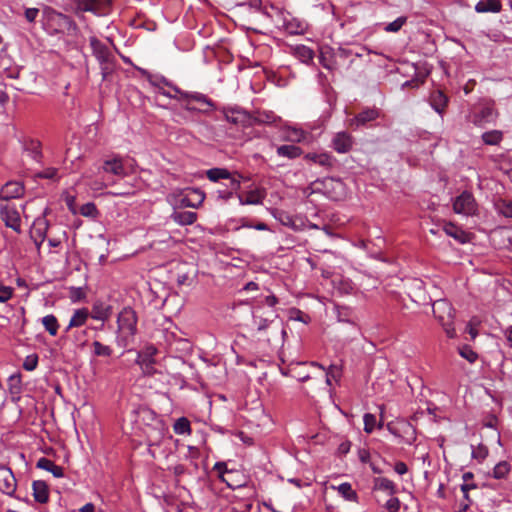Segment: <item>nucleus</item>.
Instances as JSON below:
<instances>
[{
    "label": "nucleus",
    "instance_id": "f257e3e1",
    "mask_svg": "<svg viewBox=\"0 0 512 512\" xmlns=\"http://www.w3.org/2000/svg\"><path fill=\"white\" fill-rule=\"evenodd\" d=\"M253 325L259 333L270 331L275 340L284 338L286 335L283 323L278 320L276 313L272 310L265 311L261 306L253 311Z\"/></svg>",
    "mask_w": 512,
    "mask_h": 512
},
{
    "label": "nucleus",
    "instance_id": "f03ea898",
    "mask_svg": "<svg viewBox=\"0 0 512 512\" xmlns=\"http://www.w3.org/2000/svg\"><path fill=\"white\" fill-rule=\"evenodd\" d=\"M138 317L131 307H124L117 317L118 335L117 344L120 347H128L134 340L137 333Z\"/></svg>",
    "mask_w": 512,
    "mask_h": 512
},
{
    "label": "nucleus",
    "instance_id": "7ed1b4c3",
    "mask_svg": "<svg viewBox=\"0 0 512 512\" xmlns=\"http://www.w3.org/2000/svg\"><path fill=\"white\" fill-rule=\"evenodd\" d=\"M89 42L92 53L100 64L102 77L106 79L115 68V56L109 47L97 37L91 36Z\"/></svg>",
    "mask_w": 512,
    "mask_h": 512
},
{
    "label": "nucleus",
    "instance_id": "20e7f679",
    "mask_svg": "<svg viewBox=\"0 0 512 512\" xmlns=\"http://www.w3.org/2000/svg\"><path fill=\"white\" fill-rule=\"evenodd\" d=\"M433 313L436 319L444 328L449 338L455 337V329L453 327L454 309L452 305L445 299L437 300L433 303Z\"/></svg>",
    "mask_w": 512,
    "mask_h": 512
},
{
    "label": "nucleus",
    "instance_id": "39448f33",
    "mask_svg": "<svg viewBox=\"0 0 512 512\" xmlns=\"http://www.w3.org/2000/svg\"><path fill=\"white\" fill-rule=\"evenodd\" d=\"M225 119L237 126L242 128H250L254 126L257 122V118L254 115H251L247 111L239 108V107H233V108H226L224 110Z\"/></svg>",
    "mask_w": 512,
    "mask_h": 512
},
{
    "label": "nucleus",
    "instance_id": "423d86ee",
    "mask_svg": "<svg viewBox=\"0 0 512 512\" xmlns=\"http://www.w3.org/2000/svg\"><path fill=\"white\" fill-rule=\"evenodd\" d=\"M453 210L457 214L466 216L476 214L477 203L472 193L464 191L457 196L453 202Z\"/></svg>",
    "mask_w": 512,
    "mask_h": 512
},
{
    "label": "nucleus",
    "instance_id": "0eeeda50",
    "mask_svg": "<svg viewBox=\"0 0 512 512\" xmlns=\"http://www.w3.org/2000/svg\"><path fill=\"white\" fill-rule=\"evenodd\" d=\"M355 145V138L347 131H339L332 136L330 147L339 154L349 153Z\"/></svg>",
    "mask_w": 512,
    "mask_h": 512
},
{
    "label": "nucleus",
    "instance_id": "6e6552de",
    "mask_svg": "<svg viewBox=\"0 0 512 512\" xmlns=\"http://www.w3.org/2000/svg\"><path fill=\"white\" fill-rule=\"evenodd\" d=\"M379 116L380 111L377 108H365L348 121V126L353 130H357L375 121Z\"/></svg>",
    "mask_w": 512,
    "mask_h": 512
},
{
    "label": "nucleus",
    "instance_id": "1a4fd4ad",
    "mask_svg": "<svg viewBox=\"0 0 512 512\" xmlns=\"http://www.w3.org/2000/svg\"><path fill=\"white\" fill-rule=\"evenodd\" d=\"M101 170L105 173H109L120 178H124L128 175L124 160L118 155L105 159L103 161Z\"/></svg>",
    "mask_w": 512,
    "mask_h": 512
},
{
    "label": "nucleus",
    "instance_id": "9d476101",
    "mask_svg": "<svg viewBox=\"0 0 512 512\" xmlns=\"http://www.w3.org/2000/svg\"><path fill=\"white\" fill-rule=\"evenodd\" d=\"M156 352L157 350L154 347H148L138 353L136 363L140 366L144 375L151 376L155 373L153 357Z\"/></svg>",
    "mask_w": 512,
    "mask_h": 512
},
{
    "label": "nucleus",
    "instance_id": "9b49d317",
    "mask_svg": "<svg viewBox=\"0 0 512 512\" xmlns=\"http://www.w3.org/2000/svg\"><path fill=\"white\" fill-rule=\"evenodd\" d=\"M17 483L12 470L4 465H0V491L8 496H12L16 491Z\"/></svg>",
    "mask_w": 512,
    "mask_h": 512
},
{
    "label": "nucleus",
    "instance_id": "f8f14e48",
    "mask_svg": "<svg viewBox=\"0 0 512 512\" xmlns=\"http://www.w3.org/2000/svg\"><path fill=\"white\" fill-rule=\"evenodd\" d=\"M2 220L7 227L12 228L16 232H20V215L17 209L9 204L2 205L0 208Z\"/></svg>",
    "mask_w": 512,
    "mask_h": 512
},
{
    "label": "nucleus",
    "instance_id": "ddd939ff",
    "mask_svg": "<svg viewBox=\"0 0 512 512\" xmlns=\"http://www.w3.org/2000/svg\"><path fill=\"white\" fill-rule=\"evenodd\" d=\"M497 117V112L493 106L486 105L481 107L478 111L474 112L471 116V122L476 126H484L493 122Z\"/></svg>",
    "mask_w": 512,
    "mask_h": 512
},
{
    "label": "nucleus",
    "instance_id": "4468645a",
    "mask_svg": "<svg viewBox=\"0 0 512 512\" xmlns=\"http://www.w3.org/2000/svg\"><path fill=\"white\" fill-rule=\"evenodd\" d=\"M205 194L199 189L192 188L188 193L180 199L181 207L198 208L204 201Z\"/></svg>",
    "mask_w": 512,
    "mask_h": 512
},
{
    "label": "nucleus",
    "instance_id": "2eb2a0df",
    "mask_svg": "<svg viewBox=\"0 0 512 512\" xmlns=\"http://www.w3.org/2000/svg\"><path fill=\"white\" fill-rule=\"evenodd\" d=\"M49 223L44 217H38L33 222L30 237L33 241L43 242L46 238Z\"/></svg>",
    "mask_w": 512,
    "mask_h": 512
},
{
    "label": "nucleus",
    "instance_id": "dca6fc26",
    "mask_svg": "<svg viewBox=\"0 0 512 512\" xmlns=\"http://www.w3.org/2000/svg\"><path fill=\"white\" fill-rule=\"evenodd\" d=\"M24 193V187L20 182L10 181L7 182L0 191V199L9 200L19 198Z\"/></svg>",
    "mask_w": 512,
    "mask_h": 512
},
{
    "label": "nucleus",
    "instance_id": "f3484780",
    "mask_svg": "<svg viewBox=\"0 0 512 512\" xmlns=\"http://www.w3.org/2000/svg\"><path fill=\"white\" fill-rule=\"evenodd\" d=\"M431 107L439 114L443 115L448 105L449 99L441 90H434L429 96Z\"/></svg>",
    "mask_w": 512,
    "mask_h": 512
},
{
    "label": "nucleus",
    "instance_id": "a211bd4d",
    "mask_svg": "<svg viewBox=\"0 0 512 512\" xmlns=\"http://www.w3.org/2000/svg\"><path fill=\"white\" fill-rule=\"evenodd\" d=\"M320 64L330 71L336 70L338 65L334 55V49L329 46H324L320 49L319 56Z\"/></svg>",
    "mask_w": 512,
    "mask_h": 512
},
{
    "label": "nucleus",
    "instance_id": "6ab92c4d",
    "mask_svg": "<svg viewBox=\"0 0 512 512\" xmlns=\"http://www.w3.org/2000/svg\"><path fill=\"white\" fill-rule=\"evenodd\" d=\"M110 0H77L78 8L82 11H90L101 14L103 7L109 5Z\"/></svg>",
    "mask_w": 512,
    "mask_h": 512
},
{
    "label": "nucleus",
    "instance_id": "aec40b11",
    "mask_svg": "<svg viewBox=\"0 0 512 512\" xmlns=\"http://www.w3.org/2000/svg\"><path fill=\"white\" fill-rule=\"evenodd\" d=\"M173 90L176 93H179L180 99H188V100L191 99L193 102H196V103H199L202 105H207L209 108L214 107L212 100L209 99L206 95H204L202 93H199V92L188 93V92H184V91L180 90L178 87H173Z\"/></svg>",
    "mask_w": 512,
    "mask_h": 512
},
{
    "label": "nucleus",
    "instance_id": "412c9836",
    "mask_svg": "<svg viewBox=\"0 0 512 512\" xmlns=\"http://www.w3.org/2000/svg\"><path fill=\"white\" fill-rule=\"evenodd\" d=\"M443 231L446 235L454 238L457 242L464 244L469 241L468 234L453 223H445Z\"/></svg>",
    "mask_w": 512,
    "mask_h": 512
},
{
    "label": "nucleus",
    "instance_id": "4be33fe9",
    "mask_svg": "<svg viewBox=\"0 0 512 512\" xmlns=\"http://www.w3.org/2000/svg\"><path fill=\"white\" fill-rule=\"evenodd\" d=\"M170 217L175 223H177L181 226H186V225H192L193 223L196 222L197 213L192 212V211H177V210H175L171 214Z\"/></svg>",
    "mask_w": 512,
    "mask_h": 512
},
{
    "label": "nucleus",
    "instance_id": "5701e85b",
    "mask_svg": "<svg viewBox=\"0 0 512 512\" xmlns=\"http://www.w3.org/2000/svg\"><path fill=\"white\" fill-rule=\"evenodd\" d=\"M33 496L35 501L39 503H46L49 499L48 485L41 480H36L32 484Z\"/></svg>",
    "mask_w": 512,
    "mask_h": 512
},
{
    "label": "nucleus",
    "instance_id": "b1692460",
    "mask_svg": "<svg viewBox=\"0 0 512 512\" xmlns=\"http://www.w3.org/2000/svg\"><path fill=\"white\" fill-rule=\"evenodd\" d=\"M501 9L502 3L500 0H480L475 5V11L478 13H498Z\"/></svg>",
    "mask_w": 512,
    "mask_h": 512
},
{
    "label": "nucleus",
    "instance_id": "393cba45",
    "mask_svg": "<svg viewBox=\"0 0 512 512\" xmlns=\"http://www.w3.org/2000/svg\"><path fill=\"white\" fill-rule=\"evenodd\" d=\"M36 467L51 472L56 478L63 477L64 475L63 468L46 457H41L37 461Z\"/></svg>",
    "mask_w": 512,
    "mask_h": 512
},
{
    "label": "nucleus",
    "instance_id": "a878e982",
    "mask_svg": "<svg viewBox=\"0 0 512 512\" xmlns=\"http://www.w3.org/2000/svg\"><path fill=\"white\" fill-rule=\"evenodd\" d=\"M277 155L288 159H296L303 154L302 149L296 145H281L277 147Z\"/></svg>",
    "mask_w": 512,
    "mask_h": 512
},
{
    "label": "nucleus",
    "instance_id": "bb28decb",
    "mask_svg": "<svg viewBox=\"0 0 512 512\" xmlns=\"http://www.w3.org/2000/svg\"><path fill=\"white\" fill-rule=\"evenodd\" d=\"M112 314V307L104 303H96L92 308V318L95 320L105 321Z\"/></svg>",
    "mask_w": 512,
    "mask_h": 512
},
{
    "label": "nucleus",
    "instance_id": "cd10ccee",
    "mask_svg": "<svg viewBox=\"0 0 512 512\" xmlns=\"http://www.w3.org/2000/svg\"><path fill=\"white\" fill-rule=\"evenodd\" d=\"M265 198V193L262 190L249 191L245 197L239 196L241 205L261 204Z\"/></svg>",
    "mask_w": 512,
    "mask_h": 512
},
{
    "label": "nucleus",
    "instance_id": "c85d7f7f",
    "mask_svg": "<svg viewBox=\"0 0 512 512\" xmlns=\"http://www.w3.org/2000/svg\"><path fill=\"white\" fill-rule=\"evenodd\" d=\"M374 489L387 491L390 495L396 493L395 484L388 478L384 477H377L374 479Z\"/></svg>",
    "mask_w": 512,
    "mask_h": 512
},
{
    "label": "nucleus",
    "instance_id": "c756f323",
    "mask_svg": "<svg viewBox=\"0 0 512 512\" xmlns=\"http://www.w3.org/2000/svg\"><path fill=\"white\" fill-rule=\"evenodd\" d=\"M494 206L499 214L512 218V200L499 198L494 202Z\"/></svg>",
    "mask_w": 512,
    "mask_h": 512
},
{
    "label": "nucleus",
    "instance_id": "7c9ffc66",
    "mask_svg": "<svg viewBox=\"0 0 512 512\" xmlns=\"http://www.w3.org/2000/svg\"><path fill=\"white\" fill-rule=\"evenodd\" d=\"M87 318H88L87 309L76 310L70 319L68 328L80 327V326L84 325Z\"/></svg>",
    "mask_w": 512,
    "mask_h": 512
},
{
    "label": "nucleus",
    "instance_id": "2f4dec72",
    "mask_svg": "<svg viewBox=\"0 0 512 512\" xmlns=\"http://www.w3.org/2000/svg\"><path fill=\"white\" fill-rule=\"evenodd\" d=\"M42 324L45 327L46 331L51 335L55 336L59 329V323L57 318L50 314L46 315L42 318Z\"/></svg>",
    "mask_w": 512,
    "mask_h": 512
},
{
    "label": "nucleus",
    "instance_id": "473e14b6",
    "mask_svg": "<svg viewBox=\"0 0 512 512\" xmlns=\"http://www.w3.org/2000/svg\"><path fill=\"white\" fill-rule=\"evenodd\" d=\"M363 420H364V431L368 434L372 433L374 431V429L376 428V426H378V428H382V425H383L382 418L380 419L379 423L377 424L376 416L374 414H371V413L364 414Z\"/></svg>",
    "mask_w": 512,
    "mask_h": 512
},
{
    "label": "nucleus",
    "instance_id": "72a5a7b5",
    "mask_svg": "<svg viewBox=\"0 0 512 512\" xmlns=\"http://www.w3.org/2000/svg\"><path fill=\"white\" fill-rule=\"evenodd\" d=\"M503 139V133L500 130H491L482 134V140L487 145H498Z\"/></svg>",
    "mask_w": 512,
    "mask_h": 512
},
{
    "label": "nucleus",
    "instance_id": "f704fd0d",
    "mask_svg": "<svg viewBox=\"0 0 512 512\" xmlns=\"http://www.w3.org/2000/svg\"><path fill=\"white\" fill-rule=\"evenodd\" d=\"M511 465L506 461H501L493 468L492 476L495 479H504L510 472Z\"/></svg>",
    "mask_w": 512,
    "mask_h": 512
},
{
    "label": "nucleus",
    "instance_id": "c9c22d12",
    "mask_svg": "<svg viewBox=\"0 0 512 512\" xmlns=\"http://www.w3.org/2000/svg\"><path fill=\"white\" fill-rule=\"evenodd\" d=\"M337 490L339 494L344 497L346 500L349 501H356L357 500V493L355 490L352 489V486L350 483H342L337 487Z\"/></svg>",
    "mask_w": 512,
    "mask_h": 512
},
{
    "label": "nucleus",
    "instance_id": "e433bc0d",
    "mask_svg": "<svg viewBox=\"0 0 512 512\" xmlns=\"http://www.w3.org/2000/svg\"><path fill=\"white\" fill-rule=\"evenodd\" d=\"M173 429L176 434H180V435L191 433L190 422L185 417H181V418L177 419L174 423Z\"/></svg>",
    "mask_w": 512,
    "mask_h": 512
},
{
    "label": "nucleus",
    "instance_id": "4c0bfd02",
    "mask_svg": "<svg viewBox=\"0 0 512 512\" xmlns=\"http://www.w3.org/2000/svg\"><path fill=\"white\" fill-rule=\"evenodd\" d=\"M207 177L211 181H218L220 179H227L230 177L229 172L222 168H212L207 171Z\"/></svg>",
    "mask_w": 512,
    "mask_h": 512
},
{
    "label": "nucleus",
    "instance_id": "58836bf2",
    "mask_svg": "<svg viewBox=\"0 0 512 512\" xmlns=\"http://www.w3.org/2000/svg\"><path fill=\"white\" fill-rule=\"evenodd\" d=\"M335 162L336 159L331 154L323 152L319 153L316 164L329 169L334 166Z\"/></svg>",
    "mask_w": 512,
    "mask_h": 512
},
{
    "label": "nucleus",
    "instance_id": "ea45409f",
    "mask_svg": "<svg viewBox=\"0 0 512 512\" xmlns=\"http://www.w3.org/2000/svg\"><path fill=\"white\" fill-rule=\"evenodd\" d=\"M296 54H297L298 58L304 63H308V62L312 61L314 58L313 50L306 46L297 47Z\"/></svg>",
    "mask_w": 512,
    "mask_h": 512
},
{
    "label": "nucleus",
    "instance_id": "a19ab883",
    "mask_svg": "<svg viewBox=\"0 0 512 512\" xmlns=\"http://www.w3.org/2000/svg\"><path fill=\"white\" fill-rule=\"evenodd\" d=\"M25 149L30 152L33 159L38 160L41 157V144L39 141L31 140L26 144Z\"/></svg>",
    "mask_w": 512,
    "mask_h": 512
},
{
    "label": "nucleus",
    "instance_id": "79ce46f5",
    "mask_svg": "<svg viewBox=\"0 0 512 512\" xmlns=\"http://www.w3.org/2000/svg\"><path fill=\"white\" fill-rule=\"evenodd\" d=\"M92 345L94 347V354L95 355L103 356V357H110L111 356L112 349L109 346L104 345V344H102L99 341H94Z\"/></svg>",
    "mask_w": 512,
    "mask_h": 512
},
{
    "label": "nucleus",
    "instance_id": "37998d69",
    "mask_svg": "<svg viewBox=\"0 0 512 512\" xmlns=\"http://www.w3.org/2000/svg\"><path fill=\"white\" fill-rule=\"evenodd\" d=\"M488 455V449L485 445L479 444L472 449V458L482 462Z\"/></svg>",
    "mask_w": 512,
    "mask_h": 512
},
{
    "label": "nucleus",
    "instance_id": "c03bdc74",
    "mask_svg": "<svg viewBox=\"0 0 512 512\" xmlns=\"http://www.w3.org/2000/svg\"><path fill=\"white\" fill-rule=\"evenodd\" d=\"M80 213L83 216L95 218L98 214V210L94 203L88 202L81 206Z\"/></svg>",
    "mask_w": 512,
    "mask_h": 512
},
{
    "label": "nucleus",
    "instance_id": "a18cd8bd",
    "mask_svg": "<svg viewBox=\"0 0 512 512\" xmlns=\"http://www.w3.org/2000/svg\"><path fill=\"white\" fill-rule=\"evenodd\" d=\"M460 355L468 360L470 363H474L477 359V353L472 350L468 345H464L459 349Z\"/></svg>",
    "mask_w": 512,
    "mask_h": 512
},
{
    "label": "nucleus",
    "instance_id": "49530a36",
    "mask_svg": "<svg viewBox=\"0 0 512 512\" xmlns=\"http://www.w3.org/2000/svg\"><path fill=\"white\" fill-rule=\"evenodd\" d=\"M337 319L339 322H351L350 317L352 311L349 307H336Z\"/></svg>",
    "mask_w": 512,
    "mask_h": 512
},
{
    "label": "nucleus",
    "instance_id": "de8ad7c7",
    "mask_svg": "<svg viewBox=\"0 0 512 512\" xmlns=\"http://www.w3.org/2000/svg\"><path fill=\"white\" fill-rule=\"evenodd\" d=\"M37 365H38V356H37V354L28 355L24 359L23 368L26 371H33V370H35Z\"/></svg>",
    "mask_w": 512,
    "mask_h": 512
},
{
    "label": "nucleus",
    "instance_id": "09e8293b",
    "mask_svg": "<svg viewBox=\"0 0 512 512\" xmlns=\"http://www.w3.org/2000/svg\"><path fill=\"white\" fill-rule=\"evenodd\" d=\"M304 139H305L304 131H302L300 129H296V128H292V129L288 130L287 140L292 141V142H301Z\"/></svg>",
    "mask_w": 512,
    "mask_h": 512
},
{
    "label": "nucleus",
    "instance_id": "8fccbe9b",
    "mask_svg": "<svg viewBox=\"0 0 512 512\" xmlns=\"http://www.w3.org/2000/svg\"><path fill=\"white\" fill-rule=\"evenodd\" d=\"M405 22H406V18L399 17L395 21L389 23L386 26L385 30L388 32H397L401 29V27L404 25Z\"/></svg>",
    "mask_w": 512,
    "mask_h": 512
},
{
    "label": "nucleus",
    "instance_id": "3c124183",
    "mask_svg": "<svg viewBox=\"0 0 512 512\" xmlns=\"http://www.w3.org/2000/svg\"><path fill=\"white\" fill-rule=\"evenodd\" d=\"M354 53V49H348V48H344V47H338L336 50L334 49V55H335V58H339V59H342V60H345L347 58H349L350 56H352Z\"/></svg>",
    "mask_w": 512,
    "mask_h": 512
},
{
    "label": "nucleus",
    "instance_id": "603ef678",
    "mask_svg": "<svg viewBox=\"0 0 512 512\" xmlns=\"http://www.w3.org/2000/svg\"><path fill=\"white\" fill-rule=\"evenodd\" d=\"M58 174V169L54 167H49L44 169L43 171L37 173V177L44 179H55Z\"/></svg>",
    "mask_w": 512,
    "mask_h": 512
},
{
    "label": "nucleus",
    "instance_id": "864d4df0",
    "mask_svg": "<svg viewBox=\"0 0 512 512\" xmlns=\"http://www.w3.org/2000/svg\"><path fill=\"white\" fill-rule=\"evenodd\" d=\"M326 376L338 380L341 377V367L335 364H331L326 370Z\"/></svg>",
    "mask_w": 512,
    "mask_h": 512
},
{
    "label": "nucleus",
    "instance_id": "5fc2aeb1",
    "mask_svg": "<svg viewBox=\"0 0 512 512\" xmlns=\"http://www.w3.org/2000/svg\"><path fill=\"white\" fill-rule=\"evenodd\" d=\"M176 282H177V284L179 286H181V285H188V286H190L194 282V277H192L190 275V273L178 274Z\"/></svg>",
    "mask_w": 512,
    "mask_h": 512
},
{
    "label": "nucleus",
    "instance_id": "6e6d98bb",
    "mask_svg": "<svg viewBox=\"0 0 512 512\" xmlns=\"http://www.w3.org/2000/svg\"><path fill=\"white\" fill-rule=\"evenodd\" d=\"M13 295L12 288L0 284V302L8 301Z\"/></svg>",
    "mask_w": 512,
    "mask_h": 512
},
{
    "label": "nucleus",
    "instance_id": "4d7b16f0",
    "mask_svg": "<svg viewBox=\"0 0 512 512\" xmlns=\"http://www.w3.org/2000/svg\"><path fill=\"white\" fill-rule=\"evenodd\" d=\"M386 508L389 512H398L400 509V501L396 497L390 498L386 502Z\"/></svg>",
    "mask_w": 512,
    "mask_h": 512
},
{
    "label": "nucleus",
    "instance_id": "13d9d810",
    "mask_svg": "<svg viewBox=\"0 0 512 512\" xmlns=\"http://www.w3.org/2000/svg\"><path fill=\"white\" fill-rule=\"evenodd\" d=\"M257 122L256 124H262V123H272L275 120V116L273 114L268 113H259V116H256Z\"/></svg>",
    "mask_w": 512,
    "mask_h": 512
},
{
    "label": "nucleus",
    "instance_id": "bf43d9fd",
    "mask_svg": "<svg viewBox=\"0 0 512 512\" xmlns=\"http://www.w3.org/2000/svg\"><path fill=\"white\" fill-rule=\"evenodd\" d=\"M38 14H39V9H37V8H27L25 10V18L30 23L35 21Z\"/></svg>",
    "mask_w": 512,
    "mask_h": 512
},
{
    "label": "nucleus",
    "instance_id": "052dcab7",
    "mask_svg": "<svg viewBox=\"0 0 512 512\" xmlns=\"http://www.w3.org/2000/svg\"><path fill=\"white\" fill-rule=\"evenodd\" d=\"M180 101L182 102L183 108L187 111H202L200 108L193 105V101L191 99H180Z\"/></svg>",
    "mask_w": 512,
    "mask_h": 512
},
{
    "label": "nucleus",
    "instance_id": "680f3d73",
    "mask_svg": "<svg viewBox=\"0 0 512 512\" xmlns=\"http://www.w3.org/2000/svg\"><path fill=\"white\" fill-rule=\"evenodd\" d=\"M394 470L396 473H398L399 475H403L405 473H407L408 471V468H407V465L404 463V462H397L394 466Z\"/></svg>",
    "mask_w": 512,
    "mask_h": 512
},
{
    "label": "nucleus",
    "instance_id": "e2e57ef3",
    "mask_svg": "<svg viewBox=\"0 0 512 512\" xmlns=\"http://www.w3.org/2000/svg\"><path fill=\"white\" fill-rule=\"evenodd\" d=\"M248 5L250 8L256 9L258 11H262L263 14L268 15L267 12L262 10V1L261 0H250Z\"/></svg>",
    "mask_w": 512,
    "mask_h": 512
},
{
    "label": "nucleus",
    "instance_id": "0e129e2a",
    "mask_svg": "<svg viewBox=\"0 0 512 512\" xmlns=\"http://www.w3.org/2000/svg\"><path fill=\"white\" fill-rule=\"evenodd\" d=\"M487 37L492 40V41H495V42H502L506 37L500 33V32H496V33H489L487 34Z\"/></svg>",
    "mask_w": 512,
    "mask_h": 512
},
{
    "label": "nucleus",
    "instance_id": "69168bd1",
    "mask_svg": "<svg viewBox=\"0 0 512 512\" xmlns=\"http://www.w3.org/2000/svg\"><path fill=\"white\" fill-rule=\"evenodd\" d=\"M264 303L268 307H274L278 303V299L274 295H269L265 297Z\"/></svg>",
    "mask_w": 512,
    "mask_h": 512
},
{
    "label": "nucleus",
    "instance_id": "338daca9",
    "mask_svg": "<svg viewBox=\"0 0 512 512\" xmlns=\"http://www.w3.org/2000/svg\"><path fill=\"white\" fill-rule=\"evenodd\" d=\"M171 470L173 471V473L176 475V476H180L182 474H184L186 472V468L184 465L182 464H177L175 466H173L171 468Z\"/></svg>",
    "mask_w": 512,
    "mask_h": 512
},
{
    "label": "nucleus",
    "instance_id": "774afa93",
    "mask_svg": "<svg viewBox=\"0 0 512 512\" xmlns=\"http://www.w3.org/2000/svg\"><path fill=\"white\" fill-rule=\"evenodd\" d=\"M95 505L93 503H87L79 509V512H94Z\"/></svg>",
    "mask_w": 512,
    "mask_h": 512
}]
</instances>
